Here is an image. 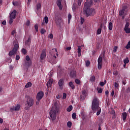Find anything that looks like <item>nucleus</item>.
Returning <instances> with one entry per match:
<instances>
[{
    "mask_svg": "<svg viewBox=\"0 0 130 130\" xmlns=\"http://www.w3.org/2000/svg\"><path fill=\"white\" fill-rule=\"evenodd\" d=\"M93 3L92 0H90V2H86L84 4V8L83 13H84L86 17H89V16H94L95 15V9H90L91 5Z\"/></svg>",
    "mask_w": 130,
    "mask_h": 130,
    "instance_id": "f257e3e1",
    "label": "nucleus"
},
{
    "mask_svg": "<svg viewBox=\"0 0 130 130\" xmlns=\"http://www.w3.org/2000/svg\"><path fill=\"white\" fill-rule=\"evenodd\" d=\"M91 109L95 113L96 112V115H100L101 113V108L99 107V101L96 98H94L92 103Z\"/></svg>",
    "mask_w": 130,
    "mask_h": 130,
    "instance_id": "f03ea898",
    "label": "nucleus"
},
{
    "mask_svg": "<svg viewBox=\"0 0 130 130\" xmlns=\"http://www.w3.org/2000/svg\"><path fill=\"white\" fill-rule=\"evenodd\" d=\"M58 111V108L56 105H54L50 111V116L52 120H55L56 119V112Z\"/></svg>",
    "mask_w": 130,
    "mask_h": 130,
    "instance_id": "7ed1b4c3",
    "label": "nucleus"
},
{
    "mask_svg": "<svg viewBox=\"0 0 130 130\" xmlns=\"http://www.w3.org/2000/svg\"><path fill=\"white\" fill-rule=\"evenodd\" d=\"M26 98V102L25 104V109L28 110L31 106L34 104V100H33L30 96L27 95L25 96Z\"/></svg>",
    "mask_w": 130,
    "mask_h": 130,
    "instance_id": "20e7f679",
    "label": "nucleus"
},
{
    "mask_svg": "<svg viewBox=\"0 0 130 130\" xmlns=\"http://www.w3.org/2000/svg\"><path fill=\"white\" fill-rule=\"evenodd\" d=\"M13 44H14V48L9 53L10 56L16 54V53H17V50L19 49V43H18V41H17V40L14 41Z\"/></svg>",
    "mask_w": 130,
    "mask_h": 130,
    "instance_id": "39448f33",
    "label": "nucleus"
},
{
    "mask_svg": "<svg viewBox=\"0 0 130 130\" xmlns=\"http://www.w3.org/2000/svg\"><path fill=\"white\" fill-rule=\"evenodd\" d=\"M104 57V53H102L98 58V68L99 70H101L102 68V60Z\"/></svg>",
    "mask_w": 130,
    "mask_h": 130,
    "instance_id": "423d86ee",
    "label": "nucleus"
},
{
    "mask_svg": "<svg viewBox=\"0 0 130 130\" xmlns=\"http://www.w3.org/2000/svg\"><path fill=\"white\" fill-rule=\"evenodd\" d=\"M51 55L53 56L54 59H56L58 57V53H57V50L56 49H53Z\"/></svg>",
    "mask_w": 130,
    "mask_h": 130,
    "instance_id": "0eeeda50",
    "label": "nucleus"
},
{
    "mask_svg": "<svg viewBox=\"0 0 130 130\" xmlns=\"http://www.w3.org/2000/svg\"><path fill=\"white\" fill-rule=\"evenodd\" d=\"M44 96V93L42 91H39L37 94L36 99L38 101H40Z\"/></svg>",
    "mask_w": 130,
    "mask_h": 130,
    "instance_id": "6e6552de",
    "label": "nucleus"
},
{
    "mask_svg": "<svg viewBox=\"0 0 130 130\" xmlns=\"http://www.w3.org/2000/svg\"><path fill=\"white\" fill-rule=\"evenodd\" d=\"M45 57H46V50L44 49L42 51V53L41 54V56L40 57V59L41 61H43L45 59Z\"/></svg>",
    "mask_w": 130,
    "mask_h": 130,
    "instance_id": "1a4fd4ad",
    "label": "nucleus"
},
{
    "mask_svg": "<svg viewBox=\"0 0 130 130\" xmlns=\"http://www.w3.org/2000/svg\"><path fill=\"white\" fill-rule=\"evenodd\" d=\"M41 3H37V5H36V8H37V11H36V13L37 14V15H38V16H40V10H41Z\"/></svg>",
    "mask_w": 130,
    "mask_h": 130,
    "instance_id": "9d476101",
    "label": "nucleus"
},
{
    "mask_svg": "<svg viewBox=\"0 0 130 130\" xmlns=\"http://www.w3.org/2000/svg\"><path fill=\"white\" fill-rule=\"evenodd\" d=\"M20 108H21V105H20V104H17L14 107H11L10 110L11 111H19V110H20Z\"/></svg>",
    "mask_w": 130,
    "mask_h": 130,
    "instance_id": "9b49d317",
    "label": "nucleus"
},
{
    "mask_svg": "<svg viewBox=\"0 0 130 130\" xmlns=\"http://www.w3.org/2000/svg\"><path fill=\"white\" fill-rule=\"evenodd\" d=\"M129 26V23L126 22L125 25V27L124 28L125 33L128 34L130 33V28L128 27Z\"/></svg>",
    "mask_w": 130,
    "mask_h": 130,
    "instance_id": "f8f14e48",
    "label": "nucleus"
},
{
    "mask_svg": "<svg viewBox=\"0 0 130 130\" xmlns=\"http://www.w3.org/2000/svg\"><path fill=\"white\" fill-rule=\"evenodd\" d=\"M25 47H27V46H30V44H31V38L28 37L27 39H25Z\"/></svg>",
    "mask_w": 130,
    "mask_h": 130,
    "instance_id": "ddd939ff",
    "label": "nucleus"
},
{
    "mask_svg": "<svg viewBox=\"0 0 130 130\" xmlns=\"http://www.w3.org/2000/svg\"><path fill=\"white\" fill-rule=\"evenodd\" d=\"M57 6L58 7L59 9L61 11L62 10L63 6L61 5V0H57L56 2Z\"/></svg>",
    "mask_w": 130,
    "mask_h": 130,
    "instance_id": "4468645a",
    "label": "nucleus"
},
{
    "mask_svg": "<svg viewBox=\"0 0 130 130\" xmlns=\"http://www.w3.org/2000/svg\"><path fill=\"white\" fill-rule=\"evenodd\" d=\"M125 9H127V6H124V7H123L122 10H121L119 11V14L120 16H122V15H123V14H124V12H125Z\"/></svg>",
    "mask_w": 130,
    "mask_h": 130,
    "instance_id": "2eb2a0df",
    "label": "nucleus"
},
{
    "mask_svg": "<svg viewBox=\"0 0 130 130\" xmlns=\"http://www.w3.org/2000/svg\"><path fill=\"white\" fill-rule=\"evenodd\" d=\"M53 82V79L50 78L49 79V81L47 83V86L48 88H50V87H51V85H52V83Z\"/></svg>",
    "mask_w": 130,
    "mask_h": 130,
    "instance_id": "dca6fc26",
    "label": "nucleus"
},
{
    "mask_svg": "<svg viewBox=\"0 0 130 130\" xmlns=\"http://www.w3.org/2000/svg\"><path fill=\"white\" fill-rule=\"evenodd\" d=\"M24 69H25L26 71H28V68L30 67V62L27 61L23 65Z\"/></svg>",
    "mask_w": 130,
    "mask_h": 130,
    "instance_id": "f3484780",
    "label": "nucleus"
},
{
    "mask_svg": "<svg viewBox=\"0 0 130 130\" xmlns=\"http://www.w3.org/2000/svg\"><path fill=\"white\" fill-rule=\"evenodd\" d=\"M86 95H87V92H86V90H83L82 91V94L81 95V99L82 100H85V99L86 98Z\"/></svg>",
    "mask_w": 130,
    "mask_h": 130,
    "instance_id": "a211bd4d",
    "label": "nucleus"
},
{
    "mask_svg": "<svg viewBox=\"0 0 130 130\" xmlns=\"http://www.w3.org/2000/svg\"><path fill=\"white\" fill-rule=\"evenodd\" d=\"M58 85L60 88V89H62V87L63 86V79H60L58 81Z\"/></svg>",
    "mask_w": 130,
    "mask_h": 130,
    "instance_id": "6ab92c4d",
    "label": "nucleus"
},
{
    "mask_svg": "<svg viewBox=\"0 0 130 130\" xmlns=\"http://www.w3.org/2000/svg\"><path fill=\"white\" fill-rule=\"evenodd\" d=\"M83 46L84 45L78 46L77 52H78V56L79 57L81 56V50L83 48Z\"/></svg>",
    "mask_w": 130,
    "mask_h": 130,
    "instance_id": "aec40b11",
    "label": "nucleus"
},
{
    "mask_svg": "<svg viewBox=\"0 0 130 130\" xmlns=\"http://www.w3.org/2000/svg\"><path fill=\"white\" fill-rule=\"evenodd\" d=\"M17 13V11L16 10H14L11 14L10 15V18H16V14Z\"/></svg>",
    "mask_w": 130,
    "mask_h": 130,
    "instance_id": "412c9836",
    "label": "nucleus"
},
{
    "mask_svg": "<svg viewBox=\"0 0 130 130\" xmlns=\"http://www.w3.org/2000/svg\"><path fill=\"white\" fill-rule=\"evenodd\" d=\"M70 76L72 78H75L76 77V71L73 70L71 72Z\"/></svg>",
    "mask_w": 130,
    "mask_h": 130,
    "instance_id": "4be33fe9",
    "label": "nucleus"
},
{
    "mask_svg": "<svg viewBox=\"0 0 130 130\" xmlns=\"http://www.w3.org/2000/svg\"><path fill=\"white\" fill-rule=\"evenodd\" d=\"M114 87L115 89H119V83H118V82H114Z\"/></svg>",
    "mask_w": 130,
    "mask_h": 130,
    "instance_id": "5701e85b",
    "label": "nucleus"
},
{
    "mask_svg": "<svg viewBox=\"0 0 130 130\" xmlns=\"http://www.w3.org/2000/svg\"><path fill=\"white\" fill-rule=\"evenodd\" d=\"M61 22H62V19H61V18L59 17L56 18V23H58V24H59V23Z\"/></svg>",
    "mask_w": 130,
    "mask_h": 130,
    "instance_id": "b1692460",
    "label": "nucleus"
},
{
    "mask_svg": "<svg viewBox=\"0 0 130 130\" xmlns=\"http://www.w3.org/2000/svg\"><path fill=\"white\" fill-rule=\"evenodd\" d=\"M126 116H127V114L126 112H124L122 113V117H123V120L124 121L125 119H126Z\"/></svg>",
    "mask_w": 130,
    "mask_h": 130,
    "instance_id": "393cba45",
    "label": "nucleus"
},
{
    "mask_svg": "<svg viewBox=\"0 0 130 130\" xmlns=\"http://www.w3.org/2000/svg\"><path fill=\"white\" fill-rule=\"evenodd\" d=\"M69 85L72 89H75V85H74V84H73V82H69Z\"/></svg>",
    "mask_w": 130,
    "mask_h": 130,
    "instance_id": "a878e982",
    "label": "nucleus"
},
{
    "mask_svg": "<svg viewBox=\"0 0 130 130\" xmlns=\"http://www.w3.org/2000/svg\"><path fill=\"white\" fill-rule=\"evenodd\" d=\"M112 28H113V25L112 24V22H110L109 24V29L111 31V30H112Z\"/></svg>",
    "mask_w": 130,
    "mask_h": 130,
    "instance_id": "bb28decb",
    "label": "nucleus"
},
{
    "mask_svg": "<svg viewBox=\"0 0 130 130\" xmlns=\"http://www.w3.org/2000/svg\"><path fill=\"white\" fill-rule=\"evenodd\" d=\"M32 86V83L31 82H28L25 86V88H30Z\"/></svg>",
    "mask_w": 130,
    "mask_h": 130,
    "instance_id": "cd10ccee",
    "label": "nucleus"
},
{
    "mask_svg": "<svg viewBox=\"0 0 130 130\" xmlns=\"http://www.w3.org/2000/svg\"><path fill=\"white\" fill-rule=\"evenodd\" d=\"M67 111H68V112H70V111L71 110H73V106L70 105L67 109Z\"/></svg>",
    "mask_w": 130,
    "mask_h": 130,
    "instance_id": "c85d7f7f",
    "label": "nucleus"
},
{
    "mask_svg": "<svg viewBox=\"0 0 130 130\" xmlns=\"http://www.w3.org/2000/svg\"><path fill=\"white\" fill-rule=\"evenodd\" d=\"M72 19V15L70 13L68 14V23L70 24V22H71V20Z\"/></svg>",
    "mask_w": 130,
    "mask_h": 130,
    "instance_id": "c756f323",
    "label": "nucleus"
},
{
    "mask_svg": "<svg viewBox=\"0 0 130 130\" xmlns=\"http://www.w3.org/2000/svg\"><path fill=\"white\" fill-rule=\"evenodd\" d=\"M129 61V60H128V57H126V58H125L124 60H123V62L124 63H128Z\"/></svg>",
    "mask_w": 130,
    "mask_h": 130,
    "instance_id": "7c9ffc66",
    "label": "nucleus"
},
{
    "mask_svg": "<svg viewBox=\"0 0 130 130\" xmlns=\"http://www.w3.org/2000/svg\"><path fill=\"white\" fill-rule=\"evenodd\" d=\"M15 18H14L13 17H10V20L9 21V24H12V23H13V22H14V20Z\"/></svg>",
    "mask_w": 130,
    "mask_h": 130,
    "instance_id": "2f4dec72",
    "label": "nucleus"
},
{
    "mask_svg": "<svg viewBox=\"0 0 130 130\" xmlns=\"http://www.w3.org/2000/svg\"><path fill=\"white\" fill-rule=\"evenodd\" d=\"M75 82L76 83V84H77L78 85H80V84H81V81H80V80L78 79H75Z\"/></svg>",
    "mask_w": 130,
    "mask_h": 130,
    "instance_id": "473e14b6",
    "label": "nucleus"
},
{
    "mask_svg": "<svg viewBox=\"0 0 130 130\" xmlns=\"http://www.w3.org/2000/svg\"><path fill=\"white\" fill-rule=\"evenodd\" d=\"M97 91H98V93H102L103 89L102 88L100 87H98L96 88Z\"/></svg>",
    "mask_w": 130,
    "mask_h": 130,
    "instance_id": "72a5a7b5",
    "label": "nucleus"
},
{
    "mask_svg": "<svg viewBox=\"0 0 130 130\" xmlns=\"http://www.w3.org/2000/svg\"><path fill=\"white\" fill-rule=\"evenodd\" d=\"M44 21L46 24L48 23V17L47 16L44 17Z\"/></svg>",
    "mask_w": 130,
    "mask_h": 130,
    "instance_id": "f704fd0d",
    "label": "nucleus"
},
{
    "mask_svg": "<svg viewBox=\"0 0 130 130\" xmlns=\"http://www.w3.org/2000/svg\"><path fill=\"white\" fill-rule=\"evenodd\" d=\"M106 84V80H105L104 82H101L100 83V86H104Z\"/></svg>",
    "mask_w": 130,
    "mask_h": 130,
    "instance_id": "c9c22d12",
    "label": "nucleus"
},
{
    "mask_svg": "<svg viewBox=\"0 0 130 130\" xmlns=\"http://www.w3.org/2000/svg\"><path fill=\"white\" fill-rule=\"evenodd\" d=\"M72 117L73 119H76V117H77V114L75 113H73Z\"/></svg>",
    "mask_w": 130,
    "mask_h": 130,
    "instance_id": "e433bc0d",
    "label": "nucleus"
},
{
    "mask_svg": "<svg viewBox=\"0 0 130 130\" xmlns=\"http://www.w3.org/2000/svg\"><path fill=\"white\" fill-rule=\"evenodd\" d=\"M117 48H118L117 46H115L114 47V49L113 50V52H114V53L116 52V51H117Z\"/></svg>",
    "mask_w": 130,
    "mask_h": 130,
    "instance_id": "4c0bfd02",
    "label": "nucleus"
},
{
    "mask_svg": "<svg viewBox=\"0 0 130 130\" xmlns=\"http://www.w3.org/2000/svg\"><path fill=\"white\" fill-rule=\"evenodd\" d=\"M125 48L126 49H128V48H130V41L128 42L127 45L125 46Z\"/></svg>",
    "mask_w": 130,
    "mask_h": 130,
    "instance_id": "58836bf2",
    "label": "nucleus"
},
{
    "mask_svg": "<svg viewBox=\"0 0 130 130\" xmlns=\"http://www.w3.org/2000/svg\"><path fill=\"white\" fill-rule=\"evenodd\" d=\"M67 125H68V127H71L72 126V122L68 121L67 123Z\"/></svg>",
    "mask_w": 130,
    "mask_h": 130,
    "instance_id": "ea45409f",
    "label": "nucleus"
},
{
    "mask_svg": "<svg viewBox=\"0 0 130 130\" xmlns=\"http://www.w3.org/2000/svg\"><path fill=\"white\" fill-rule=\"evenodd\" d=\"M45 32H46V30L43 28H42L41 29V34H44V33H45Z\"/></svg>",
    "mask_w": 130,
    "mask_h": 130,
    "instance_id": "a19ab883",
    "label": "nucleus"
},
{
    "mask_svg": "<svg viewBox=\"0 0 130 130\" xmlns=\"http://www.w3.org/2000/svg\"><path fill=\"white\" fill-rule=\"evenodd\" d=\"M22 52L23 53V54H26L27 53V50L25 49H22Z\"/></svg>",
    "mask_w": 130,
    "mask_h": 130,
    "instance_id": "79ce46f5",
    "label": "nucleus"
},
{
    "mask_svg": "<svg viewBox=\"0 0 130 130\" xmlns=\"http://www.w3.org/2000/svg\"><path fill=\"white\" fill-rule=\"evenodd\" d=\"M85 64L87 67H89V66H90V61H89V60L86 61Z\"/></svg>",
    "mask_w": 130,
    "mask_h": 130,
    "instance_id": "37998d69",
    "label": "nucleus"
},
{
    "mask_svg": "<svg viewBox=\"0 0 130 130\" xmlns=\"http://www.w3.org/2000/svg\"><path fill=\"white\" fill-rule=\"evenodd\" d=\"M91 82H94L95 81V76H93L90 78Z\"/></svg>",
    "mask_w": 130,
    "mask_h": 130,
    "instance_id": "c03bdc74",
    "label": "nucleus"
},
{
    "mask_svg": "<svg viewBox=\"0 0 130 130\" xmlns=\"http://www.w3.org/2000/svg\"><path fill=\"white\" fill-rule=\"evenodd\" d=\"M35 28L36 29V31L38 32V24L35 25Z\"/></svg>",
    "mask_w": 130,
    "mask_h": 130,
    "instance_id": "a18cd8bd",
    "label": "nucleus"
},
{
    "mask_svg": "<svg viewBox=\"0 0 130 130\" xmlns=\"http://www.w3.org/2000/svg\"><path fill=\"white\" fill-rule=\"evenodd\" d=\"M113 75H114V76H117V75H118V72H117V71H114Z\"/></svg>",
    "mask_w": 130,
    "mask_h": 130,
    "instance_id": "49530a36",
    "label": "nucleus"
},
{
    "mask_svg": "<svg viewBox=\"0 0 130 130\" xmlns=\"http://www.w3.org/2000/svg\"><path fill=\"white\" fill-rule=\"evenodd\" d=\"M97 34H101V28H99L98 31H97Z\"/></svg>",
    "mask_w": 130,
    "mask_h": 130,
    "instance_id": "de8ad7c7",
    "label": "nucleus"
},
{
    "mask_svg": "<svg viewBox=\"0 0 130 130\" xmlns=\"http://www.w3.org/2000/svg\"><path fill=\"white\" fill-rule=\"evenodd\" d=\"M25 59L27 61H29L30 60V57H29V56H26L25 57Z\"/></svg>",
    "mask_w": 130,
    "mask_h": 130,
    "instance_id": "09e8293b",
    "label": "nucleus"
},
{
    "mask_svg": "<svg viewBox=\"0 0 130 130\" xmlns=\"http://www.w3.org/2000/svg\"><path fill=\"white\" fill-rule=\"evenodd\" d=\"M84 22H85V19L83 18H81V24H84Z\"/></svg>",
    "mask_w": 130,
    "mask_h": 130,
    "instance_id": "8fccbe9b",
    "label": "nucleus"
},
{
    "mask_svg": "<svg viewBox=\"0 0 130 130\" xmlns=\"http://www.w3.org/2000/svg\"><path fill=\"white\" fill-rule=\"evenodd\" d=\"M66 98H67V93H63V98H62V99H66Z\"/></svg>",
    "mask_w": 130,
    "mask_h": 130,
    "instance_id": "3c124183",
    "label": "nucleus"
},
{
    "mask_svg": "<svg viewBox=\"0 0 130 130\" xmlns=\"http://www.w3.org/2000/svg\"><path fill=\"white\" fill-rule=\"evenodd\" d=\"M49 37L50 38V39H52V38H53V35H52V34H49Z\"/></svg>",
    "mask_w": 130,
    "mask_h": 130,
    "instance_id": "603ef678",
    "label": "nucleus"
},
{
    "mask_svg": "<svg viewBox=\"0 0 130 130\" xmlns=\"http://www.w3.org/2000/svg\"><path fill=\"white\" fill-rule=\"evenodd\" d=\"M83 2L82 0H78V6H81V3Z\"/></svg>",
    "mask_w": 130,
    "mask_h": 130,
    "instance_id": "864d4df0",
    "label": "nucleus"
},
{
    "mask_svg": "<svg viewBox=\"0 0 130 130\" xmlns=\"http://www.w3.org/2000/svg\"><path fill=\"white\" fill-rule=\"evenodd\" d=\"M25 25H26V26H29V25H30V21L27 20L25 23Z\"/></svg>",
    "mask_w": 130,
    "mask_h": 130,
    "instance_id": "5fc2aeb1",
    "label": "nucleus"
},
{
    "mask_svg": "<svg viewBox=\"0 0 130 130\" xmlns=\"http://www.w3.org/2000/svg\"><path fill=\"white\" fill-rule=\"evenodd\" d=\"M19 59H20V56L19 55H17L16 56V60H19Z\"/></svg>",
    "mask_w": 130,
    "mask_h": 130,
    "instance_id": "6e6d98bb",
    "label": "nucleus"
},
{
    "mask_svg": "<svg viewBox=\"0 0 130 130\" xmlns=\"http://www.w3.org/2000/svg\"><path fill=\"white\" fill-rule=\"evenodd\" d=\"M111 96H112V97H113L114 96V90H112L111 93Z\"/></svg>",
    "mask_w": 130,
    "mask_h": 130,
    "instance_id": "4d7b16f0",
    "label": "nucleus"
},
{
    "mask_svg": "<svg viewBox=\"0 0 130 130\" xmlns=\"http://www.w3.org/2000/svg\"><path fill=\"white\" fill-rule=\"evenodd\" d=\"M12 35H13V36H14L15 34H16V31L15 30H13L12 31V33H11Z\"/></svg>",
    "mask_w": 130,
    "mask_h": 130,
    "instance_id": "13d9d810",
    "label": "nucleus"
},
{
    "mask_svg": "<svg viewBox=\"0 0 130 130\" xmlns=\"http://www.w3.org/2000/svg\"><path fill=\"white\" fill-rule=\"evenodd\" d=\"M2 24L3 25H6V24H7V21H6V20H4V21H3L2 22Z\"/></svg>",
    "mask_w": 130,
    "mask_h": 130,
    "instance_id": "bf43d9fd",
    "label": "nucleus"
},
{
    "mask_svg": "<svg viewBox=\"0 0 130 130\" xmlns=\"http://www.w3.org/2000/svg\"><path fill=\"white\" fill-rule=\"evenodd\" d=\"M4 122V120L2 118H0V123H3Z\"/></svg>",
    "mask_w": 130,
    "mask_h": 130,
    "instance_id": "052dcab7",
    "label": "nucleus"
},
{
    "mask_svg": "<svg viewBox=\"0 0 130 130\" xmlns=\"http://www.w3.org/2000/svg\"><path fill=\"white\" fill-rule=\"evenodd\" d=\"M31 0H28V2H27V5L29 6V5H30V3H31Z\"/></svg>",
    "mask_w": 130,
    "mask_h": 130,
    "instance_id": "680f3d73",
    "label": "nucleus"
},
{
    "mask_svg": "<svg viewBox=\"0 0 130 130\" xmlns=\"http://www.w3.org/2000/svg\"><path fill=\"white\" fill-rule=\"evenodd\" d=\"M71 48H72L71 47H68L66 49H67V50H71Z\"/></svg>",
    "mask_w": 130,
    "mask_h": 130,
    "instance_id": "e2e57ef3",
    "label": "nucleus"
},
{
    "mask_svg": "<svg viewBox=\"0 0 130 130\" xmlns=\"http://www.w3.org/2000/svg\"><path fill=\"white\" fill-rule=\"evenodd\" d=\"M105 94H106V95H108V94H109V91H108V90L106 91Z\"/></svg>",
    "mask_w": 130,
    "mask_h": 130,
    "instance_id": "0e129e2a",
    "label": "nucleus"
},
{
    "mask_svg": "<svg viewBox=\"0 0 130 130\" xmlns=\"http://www.w3.org/2000/svg\"><path fill=\"white\" fill-rule=\"evenodd\" d=\"M122 84H123V85H125V84H126V81L125 80H124L123 82H122Z\"/></svg>",
    "mask_w": 130,
    "mask_h": 130,
    "instance_id": "69168bd1",
    "label": "nucleus"
},
{
    "mask_svg": "<svg viewBox=\"0 0 130 130\" xmlns=\"http://www.w3.org/2000/svg\"><path fill=\"white\" fill-rule=\"evenodd\" d=\"M56 98H57V99H59V98H60V95H58L56 96Z\"/></svg>",
    "mask_w": 130,
    "mask_h": 130,
    "instance_id": "338daca9",
    "label": "nucleus"
},
{
    "mask_svg": "<svg viewBox=\"0 0 130 130\" xmlns=\"http://www.w3.org/2000/svg\"><path fill=\"white\" fill-rule=\"evenodd\" d=\"M125 67H126V63H124L123 67L124 68V69H125Z\"/></svg>",
    "mask_w": 130,
    "mask_h": 130,
    "instance_id": "774afa93",
    "label": "nucleus"
}]
</instances>
